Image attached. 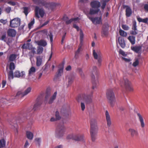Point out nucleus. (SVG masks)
Returning a JSON list of instances; mask_svg holds the SVG:
<instances>
[{"instance_id": "nucleus-1", "label": "nucleus", "mask_w": 148, "mask_h": 148, "mask_svg": "<svg viewBox=\"0 0 148 148\" xmlns=\"http://www.w3.org/2000/svg\"><path fill=\"white\" fill-rule=\"evenodd\" d=\"M93 92L91 91L89 93H84L80 95L77 98L78 102L83 100L86 104H89L92 102Z\"/></svg>"}, {"instance_id": "nucleus-2", "label": "nucleus", "mask_w": 148, "mask_h": 148, "mask_svg": "<svg viewBox=\"0 0 148 148\" xmlns=\"http://www.w3.org/2000/svg\"><path fill=\"white\" fill-rule=\"evenodd\" d=\"M34 2L36 4L44 6L45 8L49 10H53L57 6V4L55 3L47 2L44 0H34Z\"/></svg>"}, {"instance_id": "nucleus-3", "label": "nucleus", "mask_w": 148, "mask_h": 148, "mask_svg": "<svg viewBox=\"0 0 148 148\" xmlns=\"http://www.w3.org/2000/svg\"><path fill=\"white\" fill-rule=\"evenodd\" d=\"M119 83L121 86H124L127 90L131 92L133 91V88L130 86V82L126 77L121 79Z\"/></svg>"}, {"instance_id": "nucleus-4", "label": "nucleus", "mask_w": 148, "mask_h": 148, "mask_svg": "<svg viewBox=\"0 0 148 148\" xmlns=\"http://www.w3.org/2000/svg\"><path fill=\"white\" fill-rule=\"evenodd\" d=\"M90 134L92 140L93 142H94L96 139L98 129L95 124L93 123L92 122L90 123Z\"/></svg>"}, {"instance_id": "nucleus-5", "label": "nucleus", "mask_w": 148, "mask_h": 148, "mask_svg": "<svg viewBox=\"0 0 148 148\" xmlns=\"http://www.w3.org/2000/svg\"><path fill=\"white\" fill-rule=\"evenodd\" d=\"M65 128L63 123L58 125L56 131V136L58 138L62 137L64 134Z\"/></svg>"}, {"instance_id": "nucleus-6", "label": "nucleus", "mask_w": 148, "mask_h": 148, "mask_svg": "<svg viewBox=\"0 0 148 148\" xmlns=\"http://www.w3.org/2000/svg\"><path fill=\"white\" fill-rule=\"evenodd\" d=\"M106 96L111 106H113V103L115 102V99L114 94L112 89H110L108 90L106 92Z\"/></svg>"}, {"instance_id": "nucleus-7", "label": "nucleus", "mask_w": 148, "mask_h": 148, "mask_svg": "<svg viewBox=\"0 0 148 148\" xmlns=\"http://www.w3.org/2000/svg\"><path fill=\"white\" fill-rule=\"evenodd\" d=\"M43 98V94H40L38 96L36 100V103L34 105L33 108L34 110H37L40 106L42 103Z\"/></svg>"}, {"instance_id": "nucleus-8", "label": "nucleus", "mask_w": 148, "mask_h": 148, "mask_svg": "<svg viewBox=\"0 0 148 148\" xmlns=\"http://www.w3.org/2000/svg\"><path fill=\"white\" fill-rule=\"evenodd\" d=\"M67 139H72L76 141H84V136L83 135H77L72 134L68 135L66 137Z\"/></svg>"}, {"instance_id": "nucleus-9", "label": "nucleus", "mask_w": 148, "mask_h": 148, "mask_svg": "<svg viewBox=\"0 0 148 148\" xmlns=\"http://www.w3.org/2000/svg\"><path fill=\"white\" fill-rule=\"evenodd\" d=\"M35 16L38 18H39L40 16L42 18L45 14V12L43 9L40 8L39 7L36 6L35 9Z\"/></svg>"}, {"instance_id": "nucleus-10", "label": "nucleus", "mask_w": 148, "mask_h": 148, "mask_svg": "<svg viewBox=\"0 0 148 148\" xmlns=\"http://www.w3.org/2000/svg\"><path fill=\"white\" fill-rule=\"evenodd\" d=\"M93 55L94 58L95 59L97 60L98 63V66H100L101 64V62L102 61L101 54L99 50H96L95 51V50L93 51Z\"/></svg>"}, {"instance_id": "nucleus-11", "label": "nucleus", "mask_w": 148, "mask_h": 148, "mask_svg": "<svg viewBox=\"0 0 148 148\" xmlns=\"http://www.w3.org/2000/svg\"><path fill=\"white\" fill-rule=\"evenodd\" d=\"M20 23V19L18 18H16L10 21V26L11 27H17L19 26Z\"/></svg>"}, {"instance_id": "nucleus-12", "label": "nucleus", "mask_w": 148, "mask_h": 148, "mask_svg": "<svg viewBox=\"0 0 148 148\" xmlns=\"http://www.w3.org/2000/svg\"><path fill=\"white\" fill-rule=\"evenodd\" d=\"M93 74L91 76V78L92 79V89H94L96 87V83L95 81V77L93 75L94 73L96 75H97L98 73V70L96 66H93L92 69Z\"/></svg>"}, {"instance_id": "nucleus-13", "label": "nucleus", "mask_w": 148, "mask_h": 148, "mask_svg": "<svg viewBox=\"0 0 148 148\" xmlns=\"http://www.w3.org/2000/svg\"><path fill=\"white\" fill-rule=\"evenodd\" d=\"M89 18L95 25L102 24V18L101 16L99 17H88Z\"/></svg>"}, {"instance_id": "nucleus-14", "label": "nucleus", "mask_w": 148, "mask_h": 148, "mask_svg": "<svg viewBox=\"0 0 148 148\" xmlns=\"http://www.w3.org/2000/svg\"><path fill=\"white\" fill-rule=\"evenodd\" d=\"M108 25L107 24H104L103 25L101 32V36L107 37L108 34Z\"/></svg>"}, {"instance_id": "nucleus-15", "label": "nucleus", "mask_w": 148, "mask_h": 148, "mask_svg": "<svg viewBox=\"0 0 148 148\" xmlns=\"http://www.w3.org/2000/svg\"><path fill=\"white\" fill-rule=\"evenodd\" d=\"M105 115L108 127H110L112 123L111 119L110 114L107 110L105 111Z\"/></svg>"}, {"instance_id": "nucleus-16", "label": "nucleus", "mask_w": 148, "mask_h": 148, "mask_svg": "<svg viewBox=\"0 0 148 148\" xmlns=\"http://www.w3.org/2000/svg\"><path fill=\"white\" fill-rule=\"evenodd\" d=\"M90 5L92 8L99 9L100 6V3L97 1H92L90 3Z\"/></svg>"}, {"instance_id": "nucleus-17", "label": "nucleus", "mask_w": 148, "mask_h": 148, "mask_svg": "<svg viewBox=\"0 0 148 148\" xmlns=\"http://www.w3.org/2000/svg\"><path fill=\"white\" fill-rule=\"evenodd\" d=\"M124 8H126L125 12L126 16L127 17H130L132 13V9L130 6L128 5H124L123 7Z\"/></svg>"}, {"instance_id": "nucleus-18", "label": "nucleus", "mask_w": 148, "mask_h": 148, "mask_svg": "<svg viewBox=\"0 0 148 148\" xmlns=\"http://www.w3.org/2000/svg\"><path fill=\"white\" fill-rule=\"evenodd\" d=\"M8 35L10 37H14L16 34V31L14 29H9L7 32Z\"/></svg>"}, {"instance_id": "nucleus-19", "label": "nucleus", "mask_w": 148, "mask_h": 148, "mask_svg": "<svg viewBox=\"0 0 148 148\" xmlns=\"http://www.w3.org/2000/svg\"><path fill=\"white\" fill-rule=\"evenodd\" d=\"M31 90V88L30 87H28L26 90H25L23 92L20 94V92H19L17 93V95H19L21 97H23L27 95L29 93Z\"/></svg>"}, {"instance_id": "nucleus-20", "label": "nucleus", "mask_w": 148, "mask_h": 148, "mask_svg": "<svg viewBox=\"0 0 148 148\" xmlns=\"http://www.w3.org/2000/svg\"><path fill=\"white\" fill-rule=\"evenodd\" d=\"M64 69V64H60L59 66V69L58 70V73L56 74V77H58L61 76L62 73H63Z\"/></svg>"}, {"instance_id": "nucleus-21", "label": "nucleus", "mask_w": 148, "mask_h": 148, "mask_svg": "<svg viewBox=\"0 0 148 148\" xmlns=\"http://www.w3.org/2000/svg\"><path fill=\"white\" fill-rule=\"evenodd\" d=\"M50 95L51 92L50 89H47L46 92V95L44 100V102L46 103L47 102L48 99L50 96Z\"/></svg>"}, {"instance_id": "nucleus-22", "label": "nucleus", "mask_w": 148, "mask_h": 148, "mask_svg": "<svg viewBox=\"0 0 148 148\" xmlns=\"http://www.w3.org/2000/svg\"><path fill=\"white\" fill-rule=\"evenodd\" d=\"M137 115L138 117L139 120L140 122L141 127H144L145 125L143 117L139 113H137Z\"/></svg>"}, {"instance_id": "nucleus-23", "label": "nucleus", "mask_w": 148, "mask_h": 148, "mask_svg": "<svg viewBox=\"0 0 148 148\" xmlns=\"http://www.w3.org/2000/svg\"><path fill=\"white\" fill-rule=\"evenodd\" d=\"M57 92H54L53 95L50 98L49 100L48 103L49 104H51L53 103L54 100L55 99L56 97Z\"/></svg>"}, {"instance_id": "nucleus-24", "label": "nucleus", "mask_w": 148, "mask_h": 148, "mask_svg": "<svg viewBox=\"0 0 148 148\" xmlns=\"http://www.w3.org/2000/svg\"><path fill=\"white\" fill-rule=\"evenodd\" d=\"M17 57V55L15 54H10L9 57L8 62H12L16 60Z\"/></svg>"}, {"instance_id": "nucleus-25", "label": "nucleus", "mask_w": 148, "mask_h": 148, "mask_svg": "<svg viewBox=\"0 0 148 148\" xmlns=\"http://www.w3.org/2000/svg\"><path fill=\"white\" fill-rule=\"evenodd\" d=\"M74 78L75 77L73 75H70L69 76L68 81V84L67 85V87L71 84L73 81Z\"/></svg>"}, {"instance_id": "nucleus-26", "label": "nucleus", "mask_w": 148, "mask_h": 148, "mask_svg": "<svg viewBox=\"0 0 148 148\" xmlns=\"http://www.w3.org/2000/svg\"><path fill=\"white\" fill-rule=\"evenodd\" d=\"M36 64L37 66H40L42 63V58L40 56H38L36 57Z\"/></svg>"}, {"instance_id": "nucleus-27", "label": "nucleus", "mask_w": 148, "mask_h": 148, "mask_svg": "<svg viewBox=\"0 0 148 148\" xmlns=\"http://www.w3.org/2000/svg\"><path fill=\"white\" fill-rule=\"evenodd\" d=\"M141 47L140 46H133L131 47V49L136 53H138L141 49Z\"/></svg>"}, {"instance_id": "nucleus-28", "label": "nucleus", "mask_w": 148, "mask_h": 148, "mask_svg": "<svg viewBox=\"0 0 148 148\" xmlns=\"http://www.w3.org/2000/svg\"><path fill=\"white\" fill-rule=\"evenodd\" d=\"M129 131L132 137L137 136L138 135V132L135 130L132 129H130Z\"/></svg>"}, {"instance_id": "nucleus-29", "label": "nucleus", "mask_w": 148, "mask_h": 148, "mask_svg": "<svg viewBox=\"0 0 148 148\" xmlns=\"http://www.w3.org/2000/svg\"><path fill=\"white\" fill-rule=\"evenodd\" d=\"M128 39L129 40L131 44L134 45L135 43V37L133 36H130L128 37Z\"/></svg>"}, {"instance_id": "nucleus-30", "label": "nucleus", "mask_w": 148, "mask_h": 148, "mask_svg": "<svg viewBox=\"0 0 148 148\" xmlns=\"http://www.w3.org/2000/svg\"><path fill=\"white\" fill-rule=\"evenodd\" d=\"M119 42L120 46L122 48H124L125 47V42L123 38H121L120 39V38H119Z\"/></svg>"}, {"instance_id": "nucleus-31", "label": "nucleus", "mask_w": 148, "mask_h": 148, "mask_svg": "<svg viewBox=\"0 0 148 148\" xmlns=\"http://www.w3.org/2000/svg\"><path fill=\"white\" fill-rule=\"evenodd\" d=\"M82 44L81 45L79 44L78 48L77 50L75 52V57L76 59H77L78 57V55L80 51L81 50L82 47Z\"/></svg>"}, {"instance_id": "nucleus-32", "label": "nucleus", "mask_w": 148, "mask_h": 148, "mask_svg": "<svg viewBox=\"0 0 148 148\" xmlns=\"http://www.w3.org/2000/svg\"><path fill=\"white\" fill-rule=\"evenodd\" d=\"M26 136L27 138L29 139L32 140V139L33 137V134L30 131L26 132Z\"/></svg>"}, {"instance_id": "nucleus-33", "label": "nucleus", "mask_w": 148, "mask_h": 148, "mask_svg": "<svg viewBox=\"0 0 148 148\" xmlns=\"http://www.w3.org/2000/svg\"><path fill=\"white\" fill-rule=\"evenodd\" d=\"M137 20L139 22H143L145 23H147L148 21V18H146L144 19H142L140 17H137Z\"/></svg>"}, {"instance_id": "nucleus-34", "label": "nucleus", "mask_w": 148, "mask_h": 148, "mask_svg": "<svg viewBox=\"0 0 148 148\" xmlns=\"http://www.w3.org/2000/svg\"><path fill=\"white\" fill-rule=\"evenodd\" d=\"M38 45L40 46L45 47L47 45V43L45 40H41L38 42Z\"/></svg>"}, {"instance_id": "nucleus-35", "label": "nucleus", "mask_w": 148, "mask_h": 148, "mask_svg": "<svg viewBox=\"0 0 148 148\" xmlns=\"http://www.w3.org/2000/svg\"><path fill=\"white\" fill-rule=\"evenodd\" d=\"M23 72H22L21 73L19 71H16L14 73V76L15 77H20L21 76V75L22 76L23 75Z\"/></svg>"}, {"instance_id": "nucleus-36", "label": "nucleus", "mask_w": 148, "mask_h": 148, "mask_svg": "<svg viewBox=\"0 0 148 148\" xmlns=\"http://www.w3.org/2000/svg\"><path fill=\"white\" fill-rule=\"evenodd\" d=\"M84 37V34L81 29L80 30V44H83V39Z\"/></svg>"}, {"instance_id": "nucleus-37", "label": "nucleus", "mask_w": 148, "mask_h": 148, "mask_svg": "<svg viewBox=\"0 0 148 148\" xmlns=\"http://www.w3.org/2000/svg\"><path fill=\"white\" fill-rule=\"evenodd\" d=\"M78 19V18L77 17L74 18H72L70 19H69L67 21H66L65 23L66 25H69L73 21H77Z\"/></svg>"}, {"instance_id": "nucleus-38", "label": "nucleus", "mask_w": 148, "mask_h": 148, "mask_svg": "<svg viewBox=\"0 0 148 148\" xmlns=\"http://www.w3.org/2000/svg\"><path fill=\"white\" fill-rule=\"evenodd\" d=\"M5 145V141L4 139L0 140V148H3Z\"/></svg>"}, {"instance_id": "nucleus-39", "label": "nucleus", "mask_w": 148, "mask_h": 148, "mask_svg": "<svg viewBox=\"0 0 148 148\" xmlns=\"http://www.w3.org/2000/svg\"><path fill=\"white\" fill-rule=\"evenodd\" d=\"M119 33L120 35L123 37H126L127 35V34L126 32L121 29L119 30Z\"/></svg>"}, {"instance_id": "nucleus-40", "label": "nucleus", "mask_w": 148, "mask_h": 148, "mask_svg": "<svg viewBox=\"0 0 148 148\" xmlns=\"http://www.w3.org/2000/svg\"><path fill=\"white\" fill-rule=\"evenodd\" d=\"M35 53L36 51H35V49L34 48H33L32 49L31 51L30 52H29V55L30 57V59L34 56V54Z\"/></svg>"}, {"instance_id": "nucleus-41", "label": "nucleus", "mask_w": 148, "mask_h": 148, "mask_svg": "<svg viewBox=\"0 0 148 148\" xmlns=\"http://www.w3.org/2000/svg\"><path fill=\"white\" fill-rule=\"evenodd\" d=\"M36 71L35 68L33 66L32 67L29 69V75H31L32 74H33Z\"/></svg>"}, {"instance_id": "nucleus-42", "label": "nucleus", "mask_w": 148, "mask_h": 148, "mask_svg": "<svg viewBox=\"0 0 148 148\" xmlns=\"http://www.w3.org/2000/svg\"><path fill=\"white\" fill-rule=\"evenodd\" d=\"M100 10L99 9H96L95 10L91 9L89 12V14H95L98 12Z\"/></svg>"}, {"instance_id": "nucleus-43", "label": "nucleus", "mask_w": 148, "mask_h": 148, "mask_svg": "<svg viewBox=\"0 0 148 148\" xmlns=\"http://www.w3.org/2000/svg\"><path fill=\"white\" fill-rule=\"evenodd\" d=\"M15 65L13 62H11L9 65V69L10 71H13L15 69Z\"/></svg>"}, {"instance_id": "nucleus-44", "label": "nucleus", "mask_w": 148, "mask_h": 148, "mask_svg": "<svg viewBox=\"0 0 148 148\" xmlns=\"http://www.w3.org/2000/svg\"><path fill=\"white\" fill-rule=\"evenodd\" d=\"M102 1L101 8L103 10L105 8L106 3L108 1L102 0Z\"/></svg>"}, {"instance_id": "nucleus-45", "label": "nucleus", "mask_w": 148, "mask_h": 148, "mask_svg": "<svg viewBox=\"0 0 148 148\" xmlns=\"http://www.w3.org/2000/svg\"><path fill=\"white\" fill-rule=\"evenodd\" d=\"M8 78L9 79H13L14 77V74L13 71L11 70L8 73Z\"/></svg>"}, {"instance_id": "nucleus-46", "label": "nucleus", "mask_w": 148, "mask_h": 148, "mask_svg": "<svg viewBox=\"0 0 148 148\" xmlns=\"http://www.w3.org/2000/svg\"><path fill=\"white\" fill-rule=\"evenodd\" d=\"M132 29L133 30H137L136 22L135 21H134L133 22V25L132 27Z\"/></svg>"}, {"instance_id": "nucleus-47", "label": "nucleus", "mask_w": 148, "mask_h": 148, "mask_svg": "<svg viewBox=\"0 0 148 148\" xmlns=\"http://www.w3.org/2000/svg\"><path fill=\"white\" fill-rule=\"evenodd\" d=\"M23 13L25 14V16H26L29 13L28 8L27 7H24L23 8Z\"/></svg>"}, {"instance_id": "nucleus-48", "label": "nucleus", "mask_w": 148, "mask_h": 148, "mask_svg": "<svg viewBox=\"0 0 148 148\" xmlns=\"http://www.w3.org/2000/svg\"><path fill=\"white\" fill-rule=\"evenodd\" d=\"M43 49L42 47H39L37 49V53L40 54L43 52Z\"/></svg>"}, {"instance_id": "nucleus-49", "label": "nucleus", "mask_w": 148, "mask_h": 148, "mask_svg": "<svg viewBox=\"0 0 148 148\" xmlns=\"http://www.w3.org/2000/svg\"><path fill=\"white\" fill-rule=\"evenodd\" d=\"M49 37L50 41L51 42H52L53 41V35L52 32L50 31L49 32V34L48 35Z\"/></svg>"}, {"instance_id": "nucleus-50", "label": "nucleus", "mask_w": 148, "mask_h": 148, "mask_svg": "<svg viewBox=\"0 0 148 148\" xmlns=\"http://www.w3.org/2000/svg\"><path fill=\"white\" fill-rule=\"evenodd\" d=\"M121 27L122 28L125 30H128L130 28L129 26L123 24Z\"/></svg>"}, {"instance_id": "nucleus-51", "label": "nucleus", "mask_w": 148, "mask_h": 148, "mask_svg": "<svg viewBox=\"0 0 148 148\" xmlns=\"http://www.w3.org/2000/svg\"><path fill=\"white\" fill-rule=\"evenodd\" d=\"M34 18H33V20L28 24V27L29 29H30L31 28L32 26L34 25Z\"/></svg>"}, {"instance_id": "nucleus-52", "label": "nucleus", "mask_w": 148, "mask_h": 148, "mask_svg": "<svg viewBox=\"0 0 148 148\" xmlns=\"http://www.w3.org/2000/svg\"><path fill=\"white\" fill-rule=\"evenodd\" d=\"M138 30H132L130 31V34L133 35H135L138 34Z\"/></svg>"}, {"instance_id": "nucleus-53", "label": "nucleus", "mask_w": 148, "mask_h": 148, "mask_svg": "<svg viewBox=\"0 0 148 148\" xmlns=\"http://www.w3.org/2000/svg\"><path fill=\"white\" fill-rule=\"evenodd\" d=\"M55 116L56 119L57 120H60L61 118V117L60 116L59 112L58 111H56L55 113Z\"/></svg>"}, {"instance_id": "nucleus-54", "label": "nucleus", "mask_w": 148, "mask_h": 148, "mask_svg": "<svg viewBox=\"0 0 148 148\" xmlns=\"http://www.w3.org/2000/svg\"><path fill=\"white\" fill-rule=\"evenodd\" d=\"M30 45L29 43H27L26 44H24L22 47V48L23 49H27L29 46Z\"/></svg>"}, {"instance_id": "nucleus-55", "label": "nucleus", "mask_w": 148, "mask_h": 148, "mask_svg": "<svg viewBox=\"0 0 148 148\" xmlns=\"http://www.w3.org/2000/svg\"><path fill=\"white\" fill-rule=\"evenodd\" d=\"M139 64V61L138 59H136L135 61L134 62L133 64V65L134 67H136Z\"/></svg>"}, {"instance_id": "nucleus-56", "label": "nucleus", "mask_w": 148, "mask_h": 148, "mask_svg": "<svg viewBox=\"0 0 148 148\" xmlns=\"http://www.w3.org/2000/svg\"><path fill=\"white\" fill-rule=\"evenodd\" d=\"M35 140L38 145H39L41 141V138H36L35 139Z\"/></svg>"}, {"instance_id": "nucleus-57", "label": "nucleus", "mask_w": 148, "mask_h": 148, "mask_svg": "<svg viewBox=\"0 0 148 148\" xmlns=\"http://www.w3.org/2000/svg\"><path fill=\"white\" fill-rule=\"evenodd\" d=\"M6 35L5 34H4L1 37V40H3L4 41L6 42Z\"/></svg>"}, {"instance_id": "nucleus-58", "label": "nucleus", "mask_w": 148, "mask_h": 148, "mask_svg": "<svg viewBox=\"0 0 148 148\" xmlns=\"http://www.w3.org/2000/svg\"><path fill=\"white\" fill-rule=\"evenodd\" d=\"M119 53L123 56H127V54H125V52L122 49H120L119 51Z\"/></svg>"}, {"instance_id": "nucleus-59", "label": "nucleus", "mask_w": 148, "mask_h": 148, "mask_svg": "<svg viewBox=\"0 0 148 148\" xmlns=\"http://www.w3.org/2000/svg\"><path fill=\"white\" fill-rule=\"evenodd\" d=\"M11 10V8L10 7H8L5 8V11L8 13H9Z\"/></svg>"}, {"instance_id": "nucleus-60", "label": "nucleus", "mask_w": 148, "mask_h": 148, "mask_svg": "<svg viewBox=\"0 0 148 148\" xmlns=\"http://www.w3.org/2000/svg\"><path fill=\"white\" fill-rule=\"evenodd\" d=\"M8 3L12 6H14L16 5V3L15 2L12 1H10L8 2Z\"/></svg>"}, {"instance_id": "nucleus-61", "label": "nucleus", "mask_w": 148, "mask_h": 148, "mask_svg": "<svg viewBox=\"0 0 148 148\" xmlns=\"http://www.w3.org/2000/svg\"><path fill=\"white\" fill-rule=\"evenodd\" d=\"M81 107L82 111H84L85 108V105L84 103L81 102Z\"/></svg>"}, {"instance_id": "nucleus-62", "label": "nucleus", "mask_w": 148, "mask_h": 148, "mask_svg": "<svg viewBox=\"0 0 148 148\" xmlns=\"http://www.w3.org/2000/svg\"><path fill=\"white\" fill-rule=\"evenodd\" d=\"M66 34V33H64V34L63 35V36H62V39L61 41V43L62 44L63 43L64 41V40L65 38Z\"/></svg>"}, {"instance_id": "nucleus-63", "label": "nucleus", "mask_w": 148, "mask_h": 148, "mask_svg": "<svg viewBox=\"0 0 148 148\" xmlns=\"http://www.w3.org/2000/svg\"><path fill=\"white\" fill-rule=\"evenodd\" d=\"M144 9L145 12H148V4H145L144 6Z\"/></svg>"}, {"instance_id": "nucleus-64", "label": "nucleus", "mask_w": 148, "mask_h": 148, "mask_svg": "<svg viewBox=\"0 0 148 148\" xmlns=\"http://www.w3.org/2000/svg\"><path fill=\"white\" fill-rule=\"evenodd\" d=\"M73 27L76 29H77V31H78L79 30V27L76 24H73Z\"/></svg>"}]
</instances>
